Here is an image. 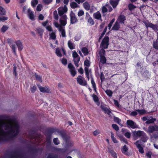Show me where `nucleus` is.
Wrapping results in <instances>:
<instances>
[{
	"label": "nucleus",
	"mask_w": 158,
	"mask_h": 158,
	"mask_svg": "<svg viewBox=\"0 0 158 158\" xmlns=\"http://www.w3.org/2000/svg\"><path fill=\"white\" fill-rule=\"evenodd\" d=\"M6 155L9 158H27L19 150H16L11 153H7Z\"/></svg>",
	"instance_id": "1"
},
{
	"label": "nucleus",
	"mask_w": 158,
	"mask_h": 158,
	"mask_svg": "<svg viewBox=\"0 0 158 158\" xmlns=\"http://www.w3.org/2000/svg\"><path fill=\"white\" fill-rule=\"evenodd\" d=\"M60 135L68 146L72 147L73 145V142L70 140V137L68 136L65 132H60Z\"/></svg>",
	"instance_id": "2"
},
{
	"label": "nucleus",
	"mask_w": 158,
	"mask_h": 158,
	"mask_svg": "<svg viewBox=\"0 0 158 158\" xmlns=\"http://www.w3.org/2000/svg\"><path fill=\"white\" fill-rule=\"evenodd\" d=\"M109 37L105 36L100 46L105 49L107 48L109 45Z\"/></svg>",
	"instance_id": "3"
},
{
	"label": "nucleus",
	"mask_w": 158,
	"mask_h": 158,
	"mask_svg": "<svg viewBox=\"0 0 158 158\" xmlns=\"http://www.w3.org/2000/svg\"><path fill=\"white\" fill-rule=\"evenodd\" d=\"M77 83L82 86H86L87 84V82L85 78L81 75L78 76L77 78Z\"/></svg>",
	"instance_id": "4"
},
{
	"label": "nucleus",
	"mask_w": 158,
	"mask_h": 158,
	"mask_svg": "<svg viewBox=\"0 0 158 158\" xmlns=\"http://www.w3.org/2000/svg\"><path fill=\"white\" fill-rule=\"evenodd\" d=\"M134 144L135 145L136 147L138 149L139 151V153L141 154H143L144 152V151L143 147H142V143L141 142L140 140H138Z\"/></svg>",
	"instance_id": "5"
},
{
	"label": "nucleus",
	"mask_w": 158,
	"mask_h": 158,
	"mask_svg": "<svg viewBox=\"0 0 158 158\" xmlns=\"http://www.w3.org/2000/svg\"><path fill=\"white\" fill-rule=\"evenodd\" d=\"M68 68L72 77H74L77 74V72L75 68L71 63H69L68 64Z\"/></svg>",
	"instance_id": "6"
},
{
	"label": "nucleus",
	"mask_w": 158,
	"mask_h": 158,
	"mask_svg": "<svg viewBox=\"0 0 158 158\" xmlns=\"http://www.w3.org/2000/svg\"><path fill=\"white\" fill-rule=\"evenodd\" d=\"M158 131V126L156 125H150L148 128L147 132L149 133H152Z\"/></svg>",
	"instance_id": "7"
},
{
	"label": "nucleus",
	"mask_w": 158,
	"mask_h": 158,
	"mask_svg": "<svg viewBox=\"0 0 158 158\" xmlns=\"http://www.w3.org/2000/svg\"><path fill=\"white\" fill-rule=\"evenodd\" d=\"M127 124L128 127L132 129L137 128L138 127L136 123L132 120H127Z\"/></svg>",
	"instance_id": "8"
},
{
	"label": "nucleus",
	"mask_w": 158,
	"mask_h": 158,
	"mask_svg": "<svg viewBox=\"0 0 158 158\" xmlns=\"http://www.w3.org/2000/svg\"><path fill=\"white\" fill-rule=\"evenodd\" d=\"M56 132H57L60 134V132H62L61 131H59V130L57 129L50 128L47 130L46 134L47 135H50L52 136V134Z\"/></svg>",
	"instance_id": "9"
},
{
	"label": "nucleus",
	"mask_w": 158,
	"mask_h": 158,
	"mask_svg": "<svg viewBox=\"0 0 158 158\" xmlns=\"http://www.w3.org/2000/svg\"><path fill=\"white\" fill-rule=\"evenodd\" d=\"M28 148L33 154L38 153L40 152H41L42 150V149L41 148H36L35 147H32L31 146L29 147Z\"/></svg>",
	"instance_id": "10"
},
{
	"label": "nucleus",
	"mask_w": 158,
	"mask_h": 158,
	"mask_svg": "<svg viewBox=\"0 0 158 158\" xmlns=\"http://www.w3.org/2000/svg\"><path fill=\"white\" fill-rule=\"evenodd\" d=\"M37 85L41 92L43 93H50V90L48 87H42L40 86L39 84Z\"/></svg>",
	"instance_id": "11"
},
{
	"label": "nucleus",
	"mask_w": 158,
	"mask_h": 158,
	"mask_svg": "<svg viewBox=\"0 0 158 158\" xmlns=\"http://www.w3.org/2000/svg\"><path fill=\"white\" fill-rule=\"evenodd\" d=\"M146 27L148 28L150 27L154 30L158 31V26L156 24H154L153 23L148 22V23H145Z\"/></svg>",
	"instance_id": "12"
},
{
	"label": "nucleus",
	"mask_w": 158,
	"mask_h": 158,
	"mask_svg": "<svg viewBox=\"0 0 158 158\" xmlns=\"http://www.w3.org/2000/svg\"><path fill=\"white\" fill-rule=\"evenodd\" d=\"M100 107L105 113L109 115H110L111 111L109 108L106 106L105 105H101Z\"/></svg>",
	"instance_id": "13"
},
{
	"label": "nucleus",
	"mask_w": 158,
	"mask_h": 158,
	"mask_svg": "<svg viewBox=\"0 0 158 158\" xmlns=\"http://www.w3.org/2000/svg\"><path fill=\"white\" fill-rule=\"evenodd\" d=\"M126 20V18L125 16L123 15H120L118 17L116 22H118L119 23L123 24Z\"/></svg>",
	"instance_id": "14"
},
{
	"label": "nucleus",
	"mask_w": 158,
	"mask_h": 158,
	"mask_svg": "<svg viewBox=\"0 0 158 158\" xmlns=\"http://www.w3.org/2000/svg\"><path fill=\"white\" fill-rule=\"evenodd\" d=\"M70 23L71 24H74L77 22L78 20L75 16L74 14L70 15Z\"/></svg>",
	"instance_id": "15"
},
{
	"label": "nucleus",
	"mask_w": 158,
	"mask_h": 158,
	"mask_svg": "<svg viewBox=\"0 0 158 158\" xmlns=\"http://www.w3.org/2000/svg\"><path fill=\"white\" fill-rule=\"evenodd\" d=\"M7 42L8 43L10 44V46L13 52L15 54H16V47L15 45V44H11L12 40L11 39H8Z\"/></svg>",
	"instance_id": "16"
},
{
	"label": "nucleus",
	"mask_w": 158,
	"mask_h": 158,
	"mask_svg": "<svg viewBox=\"0 0 158 158\" xmlns=\"http://www.w3.org/2000/svg\"><path fill=\"white\" fill-rule=\"evenodd\" d=\"M93 16L95 19L100 20L101 21H102L101 15L99 11L94 13L93 14Z\"/></svg>",
	"instance_id": "17"
},
{
	"label": "nucleus",
	"mask_w": 158,
	"mask_h": 158,
	"mask_svg": "<svg viewBox=\"0 0 158 158\" xmlns=\"http://www.w3.org/2000/svg\"><path fill=\"white\" fill-rule=\"evenodd\" d=\"M27 12L29 18L32 21L34 20L35 16L33 14V12L31 11L30 8L28 9Z\"/></svg>",
	"instance_id": "18"
},
{
	"label": "nucleus",
	"mask_w": 158,
	"mask_h": 158,
	"mask_svg": "<svg viewBox=\"0 0 158 158\" xmlns=\"http://www.w3.org/2000/svg\"><path fill=\"white\" fill-rule=\"evenodd\" d=\"M16 44L19 51H21L23 48V46L22 45V43L20 40H18L16 41L15 42Z\"/></svg>",
	"instance_id": "19"
},
{
	"label": "nucleus",
	"mask_w": 158,
	"mask_h": 158,
	"mask_svg": "<svg viewBox=\"0 0 158 158\" xmlns=\"http://www.w3.org/2000/svg\"><path fill=\"white\" fill-rule=\"evenodd\" d=\"M108 152L110 153L111 156L113 158H117L118 155L116 152H115L113 149H110L109 148H108Z\"/></svg>",
	"instance_id": "20"
},
{
	"label": "nucleus",
	"mask_w": 158,
	"mask_h": 158,
	"mask_svg": "<svg viewBox=\"0 0 158 158\" xmlns=\"http://www.w3.org/2000/svg\"><path fill=\"white\" fill-rule=\"evenodd\" d=\"M120 28V25L119 23L117 22H115L111 30H115L116 31H118Z\"/></svg>",
	"instance_id": "21"
},
{
	"label": "nucleus",
	"mask_w": 158,
	"mask_h": 158,
	"mask_svg": "<svg viewBox=\"0 0 158 158\" xmlns=\"http://www.w3.org/2000/svg\"><path fill=\"white\" fill-rule=\"evenodd\" d=\"M143 131H134L133 132V135L136 137H141L144 134Z\"/></svg>",
	"instance_id": "22"
},
{
	"label": "nucleus",
	"mask_w": 158,
	"mask_h": 158,
	"mask_svg": "<svg viewBox=\"0 0 158 158\" xmlns=\"http://www.w3.org/2000/svg\"><path fill=\"white\" fill-rule=\"evenodd\" d=\"M119 2V1L116 0H110V4L114 8L116 7L118 3Z\"/></svg>",
	"instance_id": "23"
},
{
	"label": "nucleus",
	"mask_w": 158,
	"mask_h": 158,
	"mask_svg": "<svg viewBox=\"0 0 158 158\" xmlns=\"http://www.w3.org/2000/svg\"><path fill=\"white\" fill-rule=\"evenodd\" d=\"M92 97L94 101L96 103L97 105L98 106L99 105L100 103L98 96L95 94H93L92 95Z\"/></svg>",
	"instance_id": "24"
},
{
	"label": "nucleus",
	"mask_w": 158,
	"mask_h": 158,
	"mask_svg": "<svg viewBox=\"0 0 158 158\" xmlns=\"http://www.w3.org/2000/svg\"><path fill=\"white\" fill-rule=\"evenodd\" d=\"M128 148L127 147L126 145H125L123 148V149H121L122 152L127 156H129L128 152H126L128 150Z\"/></svg>",
	"instance_id": "25"
},
{
	"label": "nucleus",
	"mask_w": 158,
	"mask_h": 158,
	"mask_svg": "<svg viewBox=\"0 0 158 158\" xmlns=\"http://www.w3.org/2000/svg\"><path fill=\"white\" fill-rule=\"evenodd\" d=\"M83 6L84 9L87 10H89L90 9V5L89 3L86 1L83 3Z\"/></svg>",
	"instance_id": "26"
},
{
	"label": "nucleus",
	"mask_w": 158,
	"mask_h": 158,
	"mask_svg": "<svg viewBox=\"0 0 158 158\" xmlns=\"http://www.w3.org/2000/svg\"><path fill=\"white\" fill-rule=\"evenodd\" d=\"M52 149L54 151L61 152L63 153L67 151V150L66 149H63L55 147H53Z\"/></svg>",
	"instance_id": "27"
},
{
	"label": "nucleus",
	"mask_w": 158,
	"mask_h": 158,
	"mask_svg": "<svg viewBox=\"0 0 158 158\" xmlns=\"http://www.w3.org/2000/svg\"><path fill=\"white\" fill-rule=\"evenodd\" d=\"M68 45L69 48L71 50H73L75 48V45L72 43L70 40L68 41Z\"/></svg>",
	"instance_id": "28"
},
{
	"label": "nucleus",
	"mask_w": 158,
	"mask_h": 158,
	"mask_svg": "<svg viewBox=\"0 0 158 158\" xmlns=\"http://www.w3.org/2000/svg\"><path fill=\"white\" fill-rule=\"evenodd\" d=\"M80 60V58L79 56L73 58V61L74 64L77 67H78L79 66L78 63Z\"/></svg>",
	"instance_id": "29"
},
{
	"label": "nucleus",
	"mask_w": 158,
	"mask_h": 158,
	"mask_svg": "<svg viewBox=\"0 0 158 158\" xmlns=\"http://www.w3.org/2000/svg\"><path fill=\"white\" fill-rule=\"evenodd\" d=\"M46 142L48 145H50L51 142L52 136L50 135H47L46 134Z\"/></svg>",
	"instance_id": "30"
},
{
	"label": "nucleus",
	"mask_w": 158,
	"mask_h": 158,
	"mask_svg": "<svg viewBox=\"0 0 158 158\" xmlns=\"http://www.w3.org/2000/svg\"><path fill=\"white\" fill-rule=\"evenodd\" d=\"M59 31L61 32V34L62 37H66L65 32L64 29L63 28L62 26H60L59 28Z\"/></svg>",
	"instance_id": "31"
},
{
	"label": "nucleus",
	"mask_w": 158,
	"mask_h": 158,
	"mask_svg": "<svg viewBox=\"0 0 158 158\" xmlns=\"http://www.w3.org/2000/svg\"><path fill=\"white\" fill-rule=\"evenodd\" d=\"M148 140V138L146 135V134L144 133V134L142 135L141 138L139 140H140L141 142H146Z\"/></svg>",
	"instance_id": "32"
},
{
	"label": "nucleus",
	"mask_w": 158,
	"mask_h": 158,
	"mask_svg": "<svg viewBox=\"0 0 158 158\" xmlns=\"http://www.w3.org/2000/svg\"><path fill=\"white\" fill-rule=\"evenodd\" d=\"M70 6L72 9H75L79 7L77 3L75 2H72L70 3Z\"/></svg>",
	"instance_id": "33"
},
{
	"label": "nucleus",
	"mask_w": 158,
	"mask_h": 158,
	"mask_svg": "<svg viewBox=\"0 0 158 158\" xmlns=\"http://www.w3.org/2000/svg\"><path fill=\"white\" fill-rule=\"evenodd\" d=\"M81 50L85 56L87 55L89 53L88 49L85 47H83Z\"/></svg>",
	"instance_id": "34"
},
{
	"label": "nucleus",
	"mask_w": 158,
	"mask_h": 158,
	"mask_svg": "<svg viewBox=\"0 0 158 158\" xmlns=\"http://www.w3.org/2000/svg\"><path fill=\"white\" fill-rule=\"evenodd\" d=\"M104 49L102 48L99 51V53L100 56H105L106 55V52Z\"/></svg>",
	"instance_id": "35"
},
{
	"label": "nucleus",
	"mask_w": 158,
	"mask_h": 158,
	"mask_svg": "<svg viewBox=\"0 0 158 158\" xmlns=\"http://www.w3.org/2000/svg\"><path fill=\"white\" fill-rule=\"evenodd\" d=\"M139 115H142L147 113V111L144 109L139 110L138 109L136 110Z\"/></svg>",
	"instance_id": "36"
},
{
	"label": "nucleus",
	"mask_w": 158,
	"mask_h": 158,
	"mask_svg": "<svg viewBox=\"0 0 158 158\" xmlns=\"http://www.w3.org/2000/svg\"><path fill=\"white\" fill-rule=\"evenodd\" d=\"M100 62L103 64H105L106 63V59L105 56L100 57Z\"/></svg>",
	"instance_id": "37"
},
{
	"label": "nucleus",
	"mask_w": 158,
	"mask_h": 158,
	"mask_svg": "<svg viewBox=\"0 0 158 158\" xmlns=\"http://www.w3.org/2000/svg\"><path fill=\"white\" fill-rule=\"evenodd\" d=\"M36 30L37 31L38 34H39L40 36H42L44 31V30L43 29L41 28H37L36 29Z\"/></svg>",
	"instance_id": "38"
},
{
	"label": "nucleus",
	"mask_w": 158,
	"mask_h": 158,
	"mask_svg": "<svg viewBox=\"0 0 158 158\" xmlns=\"http://www.w3.org/2000/svg\"><path fill=\"white\" fill-rule=\"evenodd\" d=\"M153 47L155 49L158 50V41L157 40L153 41Z\"/></svg>",
	"instance_id": "39"
},
{
	"label": "nucleus",
	"mask_w": 158,
	"mask_h": 158,
	"mask_svg": "<svg viewBox=\"0 0 158 158\" xmlns=\"http://www.w3.org/2000/svg\"><path fill=\"white\" fill-rule=\"evenodd\" d=\"M87 19V22L91 25L94 24L95 23L93 19L91 17H89Z\"/></svg>",
	"instance_id": "40"
},
{
	"label": "nucleus",
	"mask_w": 158,
	"mask_h": 158,
	"mask_svg": "<svg viewBox=\"0 0 158 158\" xmlns=\"http://www.w3.org/2000/svg\"><path fill=\"white\" fill-rule=\"evenodd\" d=\"M156 119L152 118L151 119H148L146 122V123L147 124H149L150 123H152L156 121Z\"/></svg>",
	"instance_id": "41"
},
{
	"label": "nucleus",
	"mask_w": 158,
	"mask_h": 158,
	"mask_svg": "<svg viewBox=\"0 0 158 158\" xmlns=\"http://www.w3.org/2000/svg\"><path fill=\"white\" fill-rule=\"evenodd\" d=\"M56 55L59 57H61L62 55L58 48H57L56 50Z\"/></svg>",
	"instance_id": "42"
},
{
	"label": "nucleus",
	"mask_w": 158,
	"mask_h": 158,
	"mask_svg": "<svg viewBox=\"0 0 158 158\" xmlns=\"http://www.w3.org/2000/svg\"><path fill=\"white\" fill-rule=\"evenodd\" d=\"M35 77L36 78V79L38 81H39L40 82H42V77L36 74H35Z\"/></svg>",
	"instance_id": "43"
},
{
	"label": "nucleus",
	"mask_w": 158,
	"mask_h": 158,
	"mask_svg": "<svg viewBox=\"0 0 158 158\" xmlns=\"http://www.w3.org/2000/svg\"><path fill=\"white\" fill-rule=\"evenodd\" d=\"M6 11L5 9L2 7H0V15H4L6 14Z\"/></svg>",
	"instance_id": "44"
},
{
	"label": "nucleus",
	"mask_w": 158,
	"mask_h": 158,
	"mask_svg": "<svg viewBox=\"0 0 158 158\" xmlns=\"http://www.w3.org/2000/svg\"><path fill=\"white\" fill-rule=\"evenodd\" d=\"M85 73L86 76L89 75V73L90 74V75H92L91 74V71H89V69L88 67H85Z\"/></svg>",
	"instance_id": "45"
},
{
	"label": "nucleus",
	"mask_w": 158,
	"mask_h": 158,
	"mask_svg": "<svg viewBox=\"0 0 158 158\" xmlns=\"http://www.w3.org/2000/svg\"><path fill=\"white\" fill-rule=\"evenodd\" d=\"M49 35L50 39L53 40H55L56 39V35L55 33L52 32L49 34Z\"/></svg>",
	"instance_id": "46"
},
{
	"label": "nucleus",
	"mask_w": 158,
	"mask_h": 158,
	"mask_svg": "<svg viewBox=\"0 0 158 158\" xmlns=\"http://www.w3.org/2000/svg\"><path fill=\"white\" fill-rule=\"evenodd\" d=\"M105 93L109 97H111L112 95L113 92L110 90H107L105 91Z\"/></svg>",
	"instance_id": "47"
},
{
	"label": "nucleus",
	"mask_w": 158,
	"mask_h": 158,
	"mask_svg": "<svg viewBox=\"0 0 158 158\" xmlns=\"http://www.w3.org/2000/svg\"><path fill=\"white\" fill-rule=\"evenodd\" d=\"M90 78L91 80V83L92 85L93 88L94 87L95 88V87H96V85L94 82V80L93 77L92 75H91Z\"/></svg>",
	"instance_id": "48"
},
{
	"label": "nucleus",
	"mask_w": 158,
	"mask_h": 158,
	"mask_svg": "<svg viewBox=\"0 0 158 158\" xmlns=\"http://www.w3.org/2000/svg\"><path fill=\"white\" fill-rule=\"evenodd\" d=\"M38 0H32L31 2V5L32 6L34 7L38 3Z\"/></svg>",
	"instance_id": "49"
},
{
	"label": "nucleus",
	"mask_w": 158,
	"mask_h": 158,
	"mask_svg": "<svg viewBox=\"0 0 158 158\" xmlns=\"http://www.w3.org/2000/svg\"><path fill=\"white\" fill-rule=\"evenodd\" d=\"M128 7L130 11H131L132 10L136 8V6L132 3L129 4Z\"/></svg>",
	"instance_id": "50"
},
{
	"label": "nucleus",
	"mask_w": 158,
	"mask_h": 158,
	"mask_svg": "<svg viewBox=\"0 0 158 158\" xmlns=\"http://www.w3.org/2000/svg\"><path fill=\"white\" fill-rule=\"evenodd\" d=\"M53 142L54 144L56 145H58L60 143V142L57 138H54Z\"/></svg>",
	"instance_id": "51"
},
{
	"label": "nucleus",
	"mask_w": 158,
	"mask_h": 158,
	"mask_svg": "<svg viewBox=\"0 0 158 158\" xmlns=\"http://www.w3.org/2000/svg\"><path fill=\"white\" fill-rule=\"evenodd\" d=\"M114 102L115 105L118 108H120L121 107V105H120L119 102L118 100L114 99Z\"/></svg>",
	"instance_id": "52"
},
{
	"label": "nucleus",
	"mask_w": 158,
	"mask_h": 158,
	"mask_svg": "<svg viewBox=\"0 0 158 158\" xmlns=\"http://www.w3.org/2000/svg\"><path fill=\"white\" fill-rule=\"evenodd\" d=\"M111 137L114 143H118V141L116 139V138L114 137V135L112 133H111Z\"/></svg>",
	"instance_id": "53"
},
{
	"label": "nucleus",
	"mask_w": 158,
	"mask_h": 158,
	"mask_svg": "<svg viewBox=\"0 0 158 158\" xmlns=\"http://www.w3.org/2000/svg\"><path fill=\"white\" fill-rule=\"evenodd\" d=\"M8 27L6 25H3L1 28V31L2 32H5L8 29Z\"/></svg>",
	"instance_id": "54"
},
{
	"label": "nucleus",
	"mask_w": 158,
	"mask_h": 158,
	"mask_svg": "<svg viewBox=\"0 0 158 158\" xmlns=\"http://www.w3.org/2000/svg\"><path fill=\"white\" fill-rule=\"evenodd\" d=\"M37 89V88L35 85L30 86V90L31 92L33 93L35 92Z\"/></svg>",
	"instance_id": "55"
},
{
	"label": "nucleus",
	"mask_w": 158,
	"mask_h": 158,
	"mask_svg": "<svg viewBox=\"0 0 158 158\" xmlns=\"http://www.w3.org/2000/svg\"><path fill=\"white\" fill-rule=\"evenodd\" d=\"M60 23L61 25L62 26H65L67 24V22L66 20H60Z\"/></svg>",
	"instance_id": "56"
},
{
	"label": "nucleus",
	"mask_w": 158,
	"mask_h": 158,
	"mask_svg": "<svg viewBox=\"0 0 158 158\" xmlns=\"http://www.w3.org/2000/svg\"><path fill=\"white\" fill-rule=\"evenodd\" d=\"M90 62L89 60H85L84 62V65L85 66L89 67L90 66Z\"/></svg>",
	"instance_id": "57"
},
{
	"label": "nucleus",
	"mask_w": 158,
	"mask_h": 158,
	"mask_svg": "<svg viewBox=\"0 0 158 158\" xmlns=\"http://www.w3.org/2000/svg\"><path fill=\"white\" fill-rule=\"evenodd\" d=\"M115 21V19L114 18H113L112 19L111 21L109 23L108 25V28L109 29H110L111 27L112 26V25L113 23Z\"/></svg>",
	"instance_id": "58"
},
{
	"label": "nucleus",
	"mask_w": 158,
	"mask_h": 158,
	"mask_svg": "<svg viewBox=\"0 0 158 158\" xmlns=\"http://www.w3.org/2000/svg\"><path fill=\"white\" fill-rule=\"evenodd\" d=\"M114 121L116 123H117L118 124H120V123L121 122V120L119 119L118 117H114Z\"/></svg>",
	"instance_id": "59"
},
{
	"label": "nucleus",
	"mask_w": 158,
	"mask_h": 158,
	"mask_svg": "<svg viewBox=\"0 0 158 158\" xmlns=\"http://www.w3.org/2000/svg\"><path fill=\"white\" fill-rule=\"evenodd\" d=\"M152 155V153L151 151H148L145 154L146 156L148 158H151Z\"/></svg>",
	"instance_id": "60"
},
{
	"label": "nucleus",
	"mask_w": 158,
	"mask_h": 158,
	"mask_svg": "<svg viewBox=\"0 0 158 158\" xmlns=\"http://www.w3.org/2000/svg\"><path fill=\"white\" fill-rule=\"evenodd\" d=\"M16 69L17 67L16 66H15L14 64L13 67V74L15 76V77H16L17 76V73L16 72Z\"/></svg>",
	"instance_id": "61"
},
{
	"label": "nucleus",
	"mask_w": 158,
	"mask_h": 158,
	"mask_svg": "<svg viewBox=\"0 0 158 158\" xmlns=\"http://www.w3.org/2000/svg\"><path fill=\"white\" fill-rule=\"evenodd\" d=\"M112 127L116 131H118L119 129L118 127L116 124H112Z\"/></svg>",
	"instance_id": "62"
},
{
	"label": "nucleus",
	"mask_w": 158,
	"mask_h": 158,
	"mask_svg": "<svg viewBox=\"0 0 158 158\" xmlns=\"http://www.w3.org/2000/svg\"><path fill=\"white\" fill-rule=\"evenodd\" d=\"M36 131L34 130H31L29 132V135L31 136H33L36 133Z\"/></svg>",
	"instance_id": "63"
},
{
	"label": "nucleus",
	"mask_w": 158,
	"mask_h": 158,
	"mask_svg": "<svg viewBox=\"0 0 158 158\" xmlns=\"http://www.w3.org/2000/svg\"><path fill=\"white\" fill-rule=\"evenodd\" d=\"M47 158H58L57 156L56 155L49 154L47 156Z\"/></svg>",
	"instance_id": "64"
}]
</instances>
